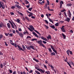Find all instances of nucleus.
<instances>
[{"label":"nucleus","instance_id":"1","mask_svg":"<svg viewBox=\"0 0 74 74\" xmlns=\"http://www.w3.org/2000/svg\"><path fill=\"white\" fill-rule=\"evenodd\" d=\"M37 42H38V43L41 46H42V47H45V49H46L47 47H46L44 46L43 44L42 43V41L41 40H39L38 41H37Z\"/></svg>","mask_w":74,"mask_h":74},{"label":"nucleus","instance_id":"2","mask_svg":"<svg viewBox=\"0 0 74 74\" xmlns=\"http://www.w3.org/2000/svg\"><path fill=\"white\" fill-rule=\"evenodd\" d=\"M1 7H2L3 9H4L5 8V5L4 3L2 1H0V8H1Z\"/></svg>","mask_w":74,"mask_h":74},{"label":"nucleus","instance_id":"3","mask_svg":"<svg viewBox=\"0 0 74 74\" xmlns=\"http://www.w3.org/2000/svg\"><path fill=\"white\" fill-rule=\"evenodd\" d=\"M35 68L39 71H40V72L41 71L42 72V73H44L45 71H43V69H40V68H38V67H35Z\"/></svg>","mask_w":74,"mask_h":74},{"label":"nucleus","instance_id":"4","mask_svg":"<svg viewBox=\"0 0 74 74\" xmlns=\"http://www.w3.org/2000/svg\"><path fill=\"white\" fill-rule=\"evenodd\" d=\"M6 65V64L5 63H4V62L3 63V65L2 63H1V64L0 65L1 68V69H3V66H5Z\"/></svg>","mask_w":74,"mask_h":74},{"label":"nucleus","instance_id":"5","mask_svg":"<svg viewBox=\"0 0 74 74\" xmlns=\"http://www.w3.org/2000/svg\"><path fill=\"white\" fill-rule=\"evenodd\" d=\"M26 12L27 13H28L29 14H30L28 15V16L29 17H31V16H32V15H33L34 14L33 13H32V12L31 13L30 12H29V11H28V10H26Z\"/></svg>","mask_w":74,"mask_h":74},{"label":"nucleus","instance_id":"6","mask_svg":"<svg viewBox=\"0 0 74 74\" xmlns=\"http://www.w3.org/2000/svg\"><path fill=\"white\" fill-rule=\"evenodd\" d=\"M64 26H62V27L61 28V29L62 30V31L64 32H66V30L64 28Z\"/></svg>","mask_w":74,"mask_h":74},{"label":"nucleus","instance_id":"7","mask_svg":"<svg viewBox=\"0 0 74 74\" xmlns=\"http://www.w3.org/2000/svg\"><path fill=\"white\" fill-rule=\"evenodd\" d=\"M15 21H16V22H17L18 23H20L21 24V25H22V23H21V22H20V20L19 19H16H16L15 20Z\"/></svg>","mask_w":74,"mask_h":74},{"label":"nucleus","instance_id":"8","mask_svg":"<svg viewBox=\"0 0 74 74\" xmlns=\"http://www.w3.org/2000/svg\"><path fill=\"white\" fill-rule=\"evenodd\" d=\"M32 34H34V36H35V37H37V38H39V36H38V35H37L35 32H32Z\"/></svg>","mask_w":74,"mask_h":74},{"label":"nucleus","instance_id":"9","mask_svg":"<svg viewBox=\"0 0 74 74\" xmlns=\"http://www.w3.org/2000/svg\"><path fill=\"white\" fill-rule=\"evenodd\" d=\"M29 27L31 28L33 30H35V29L33 26L31 25V26L30 25L29 26Z\"/></svg>","mask_w":74,"mask_h":74},{"label":"nucleus","instance_id":"10","mask_svg":"<svg viewBox=\"0 0 74 74\" xmlns=\"http://www.w3.org/2000/svg\"><path fill=\"white\" fill-rule=\"evenodd\" d=\"M22 47H23V49L22 48V51H25L26 49V47H25L24 45H22Z\"/></svg>","mask_w":74,"mask_h":74},{"label":"nucleus","instance_id":"11","mask_svg":"<svg viewBox=\"0 0 74 74\" xmlns=\"http://www.w3.org/2000/svg\"><path fill=\"white\" fill-rule=\"evenodd\" d=\"M10 42L11 45H14V43H13V41L12 40H10Z\"/></svg>","mask_w":74,"mask_h":74},{"label":"nucleus","instance_id":"12","mask_svg":"<svg viewBox=\"0 0 74 74\" xmlns=\"http://www.w3.org/2000/svg\"><path fill=\"white\" fill-rule=\"evenodd\" d=\"M68 14H69V16L70 17V18H71V12L69 10H68Z\"/></svg>","mask_w":74,"mask_h":74},{"label":"nucleus","instance_id":"13","mask_svg":"<svg viewBox=\"0 0 74 74\" xmlns=\"http://www.w3.org/2000/svg\"><path fill=\"white\" fill-rule=\"evenodd\" d=\"M64 60L65 62H66L67 63H68L69 65V66H70V67H71V68H72L70 64L69 63V62H67V60H66H66Z\"/></svg>","mask_w":74,"mask_h":74},{"label":"nucleus","instance_id":"14","mask_svg":"<svg viewBox=\"0 0 74 74\" xmlns=\"http://www.w3.org/2000/svg\"><path fill=\"white\" fill-rule=\"evenodd\" d=\"M47 38L48 40L51 39V35H49L48 36H47Z\"/></svg>","mask_w":74,"mask_h":74},{"label":"nucleus","instance_id":"15","mask_svg":"<svg viewBox=\"0 0 74 74\" xmlns=\"http://www.w3.org/2000/svg\"><path fill=\"white\" fill-rule=\"evenodd\" d=\"M16 7L17 8H19V9H21V7L20 6H19V5H17V4H16Z\"/></svg>","mask_w":74,"mask_h":74},{"label":"nucleus","instance_id":"16","mask_svg":"<svg viewBox=\"0 0 74 74\" xmlns=\"http://www.w3.org/2000/svg\"><path fill=\"white\" fill-rule=\"evenodd\" d=\"M19 35L20 36V37H21V38H23V34L21 32H20L19 34Z\"/></svg>","mask_w":74,"mask_h":74},{"label":"nucleus","instance_id":"17","mask_svg":"<svg viewBox=\"0 0 74 74\" xmlns=\"http://www.w3.org/2000/svg\"><path fill=\"white\" fill-rule=\"evenodd\" d=\"M17 46L18 47V48H19V50H21L22 51V47H21L20 46L18 45H17Z\"/></svg>","mask_w":74,"mask_h":74},{"label":"nucleus","instance_id":"18","mask_svg":"<svg viewBox=\"0 0 74 74\" xmlns=\"http://www.w3.org/2000/svg\"><path fill=\"white\" fill-rule=\"evenodd\" d=\"M30 48L32 49H33L35 50V47L33 46V45H30Z\"/></svg>","mask_w":74,"mask_h":74},{"label":"nucleus","instance_id":"19","mask_svg":"<svg viewBox=\"0 0 74 74\" xmlns=\"http://www.w3.org/2000/svg\"><path fill=\"white\" fill-rule=\"evenodd\" d=\"M25 46L27 49H28V50H31L30 45L29 47H28V46H26V45H25Z\"/></svg>","mask_w":74,"mask_h":74},{"label":"nucleus","instance_id":"20","mask_svg":"<svg viewBox=\"0 0 74 74\" xmlns=\"http://www.w3.org/2000/svg\"><path fill=\"white\" fill-rule=\"evenodd\" d=\"M62 36L63 37H64V39H66V36H65V35H64V34L62 33Z\"/></svg>","mask_w":74,"mask_h":74},{"label":"nucleus","instance_id":"21","mask_svg":"<svg viewBox=\"0 0 74 74\" xmlns=\"http://www.w3.org/2000/svg\"><path fill=\"white\" fill-rule=\"evenodd\" d=\"M70 50H68L66 51L67 53L69 55V56H70Z\"/></svg>","mask_w":74,"mask_h":74},{"label":"nucleus","instance_id":"22","mask_svg":"<svg viewBox=\"0 0 74 74\" xmlns=\"http://www.w3.org/2000/svg\"><path fill=\"white\" fill-rule=\"evenodd\" d=\"M35 32H36L37 33V34H39V36H41V34H40V33H39L38 31H37V30H34Z\"/></svg>","mask_w":74,"mask_h":74},{"label":"nucleus","instance_id":"23","mask_svg":"<svg viewBox=\"0 0 74 74\" xmlns=\"http://www.w3.org/2000/svg\"><path fill=\"white\" fill-rule=\"evenodd\" d=\"M16 4L15 5H14V6H12L11 8L12 9H14L15 8H16Z\"/></svg>","mask_w":74,"mask_h":74},{"label":"nucleus","instance_id":"24","mask_svg":"<svg viewBox=\"0 0 74 74\" xmlns=\"http://www.w3.org/2000/svg\"><path fill=\"white\" fill-rule=\"evenodd\" d=\"M50 26L51 28H52L53 29H55V27L54 25H53V26H51V25H50Z\"/></svg>","mask_w":74,"mask_h":74},{"label":"nucleus","instance_id":"25","mask_svg":"<svg viewBox=\"0 0 74 74\" xmlns=\"http://www.w3.org/2000/svg\"><path fill=\"white\" fill-rule=\"evenodd\" d=\"M7 26L8 28H10V23H8L7 24Z\"/></svg>","mask_w":74,"mask_h":74},{"label":"nucleus","instance_id":"26","mask_svg":"<svg viewBox=\"0 0 74 74\" xmlns=\"http://www.w3.org/2000/svg\"><path fill=\"white\" fill-rule=\"evenodd\" d=\"M51 56H53V55H55L56 54L54 52H52V53H51Z\"/></svg>","mask_w":74,"mask_h":74},{"label":"nucleus","instance_id":"27","mask_svg":"<svg viewBox=\"0 0 74 74\" xmlns=\"http://www.w3.org/2000/svg\"><path fill=\"white\" fill-rule=\"evenodd\" d=\"M65 21L69 22L70 21V19L69 17H67L66 19H65Z\"/></svg>","mask_w":74,"mask_h":74},{"label":"nucleus","instance_id":"28","mask_svg":"<svg viewBox=\"0 0 74 74\" xmlns=\"http://www.w3.org/2000/svg\"><path fill=\"white\" fill-rule=\"evenodd\" d=\"M33 60L36 61V62H39V60H36V59L35 58H33Z\"/></svg>","mask_w":74,"mask_h":74},{"label":"nucleus","instance_id":"29","mask_svg":"<svg viewBox=\"0 0 74 74\" xmlns=\"http://www.w3.org/2000/svg\"><path fill=\"white\" fill-rule=\"evenodd\" d=\"M62 2L61 1V2H60V8H62Z\"/></svg>","mask_w":74,"mask_h":74},{"label":"nucleus","instance_id":"30","mask_svg":"<svg viewBox=\"0 0 74 74\" xmlns=\"http://www.w3.org/2000/svg\"><path fill=\"white\" fill-rule=\"evenodd\" d=\"M48 50L50 52H52V50H51L50 47H49L48 49Z\"/></svg>","mask_w":74,"mask_h":74},{"label":"nucleus","instance_id":"31","mask_svg":"<svg viewBox=\"0 0 74 74\" xmlns=\"http://www.w3.org/2000/svg\"><path fill=\"white\" fill-rule=\"evenodd\" d=\"M37 39H36V38H34V39H32V41H34V40H36V42H37L38 43V42H37ZM38 41H39V40H38Z\"/></svg>","mask_w":74,"mask_h":74},{"label":"nucleus","instance_id":"32","mask_svg":"<svg viewBox=\"0 0 74 74\" xmlns=\"http://www.w3.org/2000/svg\"><path fill=\"white\" fill-rule=\"evenodd\" d=\"M67 6H71L72 5V4L71 3L67 4Z\"/></svg>","mask_w":74,"mask_h":74},{"label":"nucleus","instance_id":"33","mask_svg":"<svg viewBox=\"0 0 74 74\" xmlns=\"http://www.w3.org/2000/svg\"><path fill=\"white\" fill-rule=\"evenodd\" d=\"M35 72L37 74H41L40 73V72H39V71H36Z\"/></svg>","mask_w":74,"mask_h":74},{"label":"nucleus","instance_id":"34","mask_svg":"<svg viewBox=\"0 0 74 74\" xmlns=\"http://www.w3.org/2000/svg\"><path fill=\"white\" fill-rule=\"evenodd\" d=\"M45 74H50V73L49 71H45Z\"/></svg>","mask_w":74,"mask_h":74},{"label":"nucleus","instance_id":"35","mask_svg":"<svg viewBox=\"0 0 74 74\" xmlns=\"http://www.w3.org/2000/svg\"><path fill=\"white\" fill-rule=\"evenodd\" d=\"M50 47H51V49H52L54 51V47H53V46L52 45H50Z\"/></svg>","mask_w":74,"mask_h":74},{"label":"nucleus","instance_id":"36","mask_svg":"<svg viewBox=\"0 0 74 74\" xmlns=\"http://www.w3.org/2000/svg\"><path fill=\"white\" fill-rule=\"evenodd\" d=\"M17 13H18L19 14H20L21 16H23V14L22 13H20L19 11H17Z\"/></svg>","mask_w":74,"mask_h":74},{"label":"nucleus","instance_id":"37","mask_svg":"<svg viewBox=\"0 0 74 74\" xmlns=\"http://www.w3.org/2000/svg\"><path fill=\"white\" fill-rule=\"evenodd\" d=\"M3 36L2 34H0V40L2 38H3Z\"/></svg>","mask_w":74,"mask_h":74},{"label":"nucleus","instance_id":"38","mask_svg":"<svg viewBox=\"0 0 74 74\" xmlns=\"http://www.w3.org/2000/svg\"><path fill=\"white\" fill-rule=\"evenodd\" d=\"M25 2L26 3L25 4H27L29 3V1H27V0H25Z\"/></svg>","mask_w":74,"mask_h":74},{"label":"nucleus","instance_id":"39","mask_svg":"<svg viewBox=\"0 0 74 74\" xmlns=\"http://www.w3.org/2000/svg\"><path fill=\"white\" fill-rule=\"evenodd\" d=\"M13 73V71L12 70H11L10 69L9 70V73L10 74H12Z\"/></svg>","mask_w":74,"mask_h":74},{"label":"nucleus","instance_id":"40","mask_svg":"<svg viewBox=\"0 0 74 74\" xmlns=\"http://www.w3.org/2000/svg\"><path fill=\"white\" fill-rule=\"evenodd\" d=\"M26 6V7L27 8H29L30 6V4H29L28 5H27V6Z\"/></svg>","mask_w":74,"mask_h":74},{"label":"nucleus","instance_id":"41","mask_svg":"<svg viewBox=\"0 0 74 74\" xmlns=\"http://www.w3.org/2000/svg\"><path fill=\"white\" fill-rule=\"evenodd\" d=\"M28 29L30 30V32H33V30L32 29H30V27L29 28V27H28Z\"/></svg>","mask_w":74,"mask_h":74},{"label":"nucleus","instance_id":"42","mask_svg":"<svg viewBox=\"0 0 74 74\" xmlns=\"http://www.w3.org/2000/svg\"><path fill=\"white\" fill-rule=\"evenodd\" d=\"M45 22L47 24H48L49 23V21H48L47 20H45Z\"/></svg>","mask_w":74,"mask_h":74},{"label":"nucleus","instance_id":"43","mask_svg":"<svg viewBox=\"0 0 74 74\" xmlns=\"http://www.w3.org/2000/svg\"><path fill=\"white\" fill-rule=\"evenodd\" d=\"M3 23H1V24L0 23V27L1 28L3 27Z\"/></svg>","mask_w":74,"mask_h":74},{"label":"nucleus","instance_id":"44","mask_svg":"<svg viewBox=\"0 0 74 74\" xmlns=\"http://www.w3.org/2000/svg\"><path fill=\"white\" fill-rule=\"evenodd\" d=\"M47 5H49V1L48 0H47Z\"/></svg>","mask_w":74,"mask_h":74},{"label":"nucleus","instance_id":"45","mask_svg":"<svg viewBox=\"0 0 74 74\" xmlns=\"http://www.w3.org/2000/svg\"><path fill=\"white\" fill-rule=\"evenodd\" d=\"M47 4H46L45 5V9L47 8Z\"/></svg>","mask_w":74,"mask_h":74},{"label":"nucleus","instance_id":"46","mask_svg":"<svg viewBox=\"0 0 74 74\" xmlns=\"http://www.w3.org/2000/svg\"><path fill=\"white\" fill-rule=\"evenodd\" d=\"M31 18L33 19H35L36 18V17L35 16H34L32 15L31 16Z\"/></svg>","mask_w":74,"mask_h":74},{"label":"nucleus","instance_id":"47","mask_svg":"<svg viewBox=\"0 0 74 74\" xmlns=\"http://www.w3.org/2000/svg\"><path fill=\"white\" fill-rule=\"evenodd\" d=\"M55 25L56 26H58L59 24L58 23H56V24H55Z\"/></svg>","mask_w":74,"mask_h":74},{"label":"nucleus","instance_id":"48","mask_svg":"<svg viewBox=\"0 0 74 74\" xmlns=\"http://www.w3.org/2000/svg\"><path fill=\"white\" fill-rule=\"evenodd\" d=\"M31 38V36H27L26 38V39H28V38Z\"/></svg>","mask_w":74,"mask_h":74},{"label":"nucleus","instance_id":"49","mask_svg":"<svg viewBox=\"0 0 74 74\" xmlns=\"http://www.w3.org/2000/svg\"><path fill=\"white\" fill-rule=\"evenodd\" d=\"M54 52H55L56 54H57V52L56 50L54 48Z\"/></svg>","mask_w":74,"mask_h":74},{"label":"nucleus","instance_id":"50","mask_svg":"<svg viewBox=\"0 0 74 74\" xmlns=\"http://www.w3.org/2000/svg\"><path fill=\"white\" fill-rule=\"evenodd\" d=\"M33 8H28V10L29 11H32V10Z\"/></svg>","mask_w":74,"mask_h":74},{"label":"nucleus","instance_id":"51","mask_svg":"<svg viewBox=\"0 0 74 74\" xmlns=\"http://www.w3.org/2000/svg\"><path fill=\"white\" fill-rule=\"evenodd\" d=\"M12 28H13L14 29L15 28V27H14V26L13 25V24H12Z\"/></svg>","mask_w":74,"mask_h":74},{"label":"nucleus","instance_id":"52","mask_svg":"<svg viewBox=\"0 0 74 74\" xmlns=\"http://www.w3.org/2000/svg\"><path fill=\"white\" fill-rule=\"evenodd\" d=\"M44 26L46 27L47 29H48V28H49V27H48V26H47L46 25H44Z\"/></svg>","mask_w":74,"mask_h":74},{"label":"nucleus","instance_id":"53","mask_svg":"<svg viewBox=\"0 0 74 74\" xmlns=\"http://www.w3.org/2000/svg\"><path fill=\"white\" fill-rule=\"evenodd\" d=\"M25 19H27V20L29 21H30L29 19L28 18V17H25Z\"/></svg>","mask_w":74,"mask_h":74},{"label":"nucleus","instance_id":"54","mask_svg":"<svg viewBox=\"0 0 74 74\" xmlns=\"http://www.w3.org/2000/svg\"><path fill=\"white\" fill-rule=\"evenodd\" d=\"M4 43H5V45L6 46H8V44H7L6 42H4Z\"/></svg>","mask_w":74,"mask_h":74},{"label":"nucleus","instance_id":"55","mask_svg":"<svg viewBox=\"0 0 74 74\" xmlns=\"http://www.w3.org/2000/svg\"><path fill=\"white\" fill-rule=\"evenodd\" d=\"M41 38L43 40H44L45 38L44 37H43V36H41Z\"/></svg>","mask_w":74,"mask_h":74},{"label":"nucleus","instance_id":"56","mask_svg":"<svg viewBox=\"0 0 74 74\" xmlns=\"http://www.w3.org/2000/svg\"><path fill=\"white\" fill-rule=\"evenodd\" d=\"M43 42V43H44V44H46V43H47V42L46 41H42Z\"/></svg>","mask_w":74,"mask_h":74},{"label":"nucleus","instance_id":"57","mask_svg":"<svg viewBox=\"0 0 74 74\" xmlns=\"http://www.w3.org/2000/svg\"><path fill=\"white\" fill-rule=\"evenodd\" d=\"M0 55H3V53H2V52H1L0 51Z\"/></svg>","mask_w":74,"mask_h":74},{"label":"nucleus","instance_id":"58","mask_svg":"<svg viewBox=\"0 0 74 74\" xmlns=\"http://www.w3.org/2000/svg\"><path fill=\"white\" fill-rule=\"evenodd\" d=\"M16 71H13V74H16Z\"/></svg>","mask_w":74,"mask_h":74},{"label":"nucleus","instance_id":"59","mask_svg":"<svg viewBox=\"0 0 74 74\" xmlns=\"http://www.w3.org/2000/svg\"><path fill=\"white\" fill-rule=\"evenodd\" d=\"M12 32L14 34H15L16 31L14 30H13Z\"/></svg>","mask_w":74,"mask_h":74},{"label":"nucleus","instance_id":"60","mask_svg":"<svg viewBox=\"0 0 74 74\" xmlns=\"http://www.w3.org/2000/svg\"><path fill=\"white\" fill-rule=\"evenodd\" d=\"M44 67L46 69H47V66L46 65H44Z\"/></svg>","mask_w":74,"mask_h":74},{"label":"nucleus","instance_id":"61","mask_svg":"<svg viewBox=\"0 0 74 74\" xmlns=\"http://www.w3.org/2000/svg\"><path fill=\"white\" fill-rule=\"evenodd\" d=\"M18 30L19 31V32H21L22 30L21 28H19Z\"/></svg>","mask_w":74,"mask_h":74},{"label":"nucleus","instance_id":"62","mask_svg":"<svg viewBox=\"0 0 74 74\" xmlns=\"http://www.w3.org/2000/svg\"><path fill=\"white\" fill-rule=\"evenodd\" d=\"M10 14L12 15H14V13L13 12H10Z\"/></svg>","mask_w":74,"mask_h":74},{"label":"nucleus","instance_id":"63","mask_svg":"<svg viewBox=\"0 0 74 74\" xmlns=\"http://www.w3.org/2000/svg\"><path fill=\"white\" fill-rule=\"evenodd\" d=\"M5 34L6 36H8V34H7V33H5Z\"/></svg>","mask_w":74,"mask_h":74},{"label":"nucleus","instance_id":"64","mask_svg":"<svg viewBox=\"0 0 74 74\" xmlns=\"http://www.w3.org/2000/svg\"><path fill=\"white\" fill-rule=\"evenodd\" d=\"M9 35L11 37H13V34H9Z\"/></svg>","mask_w":74,"mask_h":74}]
</instances>
